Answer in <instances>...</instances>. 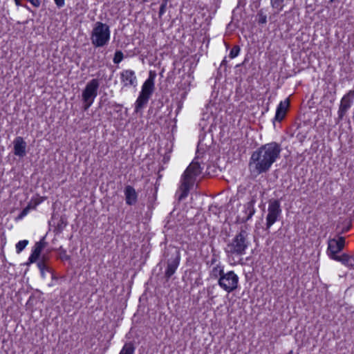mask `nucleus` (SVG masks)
I'll list each match as a JSON object with an SVG mask.
<instances>
[{
	"mask_svg": "<svg viewBox=\"0 0 354 354\" xmlns=\"http://www.w3.org/2000/svg\"><path fill=\"white\" fill-rule=\"evenodd\" d=\"M281 150V145L276 142L261 145L251 155L249 162L250 171L257 175L268 172L280 158Z\"/></svg>",
	"mask_w": 354,
	"mask_h": 354,
	"instance_id": "obj_1",
	"label": "nucleus"
},
{
	"mask_svg": "<svg viewBox=\"0 0 354 354\" xmlns=\"http://www.w3.org/2000/svg\"><path fill=\"white\" fill-rule=\"evenodd\" d=\"M201 173V167L198 162L192 161L181 176L180 185L176 191V197L178 202L185 199L193 187L196 177Z\"/></svg>",
	"mask_w": 354,
	"mask_h": 354,
	"instance_id": "obj_2",
	"label": "nucleus"
},
{
	"mask_svg": "<svg viewBox=\"0 0 354 354\" xmlns=\"http://www.w3.org/2000/svg\"><path fill=\"white\" fill-rule=\"evenodd\" d=\"M249 245L248 232L241 227L239 232L227 245L225 252L227 254L242 256L245 254Z\"/></svg>",
	"mask_w": 354,
	"mask_h": 354,
	"instance_id": "obj_3",
	"label": "nucleus"
},
{
	"mask_svg": "<svg viewBox=\"0 0 354 354\" xmlns=\"http://www.w3.org/2000/svg\"><path fill=\"white\" fill-rule=\"evenodd\" d=\"M109 39V26L100 21L96 22L91 35L92 44L96 48L102 47L108 44Z\"/></svg>",
	"mask_w": 354,
	"mask_h": 354,
	"instance_id": "obj_4",
	"label": "nucleus"
},
{
	"mask_svg": "<svg viewBox=\"0 0 354 354\" xmlns=\"http://www.w3.org/2000/svg\"><path fill=\"white\" fill-rule=\"evenodd\" d=\"M169 256L171 257L167 260V268L165 272V277L167 281L175 273L180 259V252L174 247L169 246L165 249L163 257L166 259Z\"/></svg>",
	"mask_w": 354,
	"mask_h": 354,
	"instance_id": "obj_5",
	"label": "nucleus"
},
{
	"mask_svg": "<svg viewBox=\"0 0 354 354\" xmlns=\"http://www.w3.org/2000/svg\"><path fill=\"white\" fill-rule=\"evenodd\" d=\"M155 73L152 71L149 72V78L142 85V91L136 102L135 111L139 112L145 105L148 102L150 95L152 94L153 90V79Z\"/></svg>",
	"mask_w": 354,
	"mask_h": 354,
	"instance_id": "obj_6",
	"label": "nucleus"
},
{
	"mask_svg": "<svg viewBox=\"0 0 354 354\" xmlns=\"http://www.w3.org/2000/svg\"><path fill=\"white\" fill-rule=\"evenodd\" d=\"M100 84L97 79H93L86 85L85 88L82 91V97L84 103L83 109L87 111L92 105L95 98L97 95V89Z\"/></svg>",
	"mask_w": 354,
	"mask_h": 354,
	"instance_id": "obj_7",
	"label": "nucleus"
},
{
	"mask_svg": "<svg viewBox=\"0 0 354 354\" xmlns=\"http://www.w3.org/2000/svg\"><path fill=\"white\" fill-rule=\"evenodd\" d=\"M239 277L234 271H228L218 278V284L227 292L230 293L238 288Z\"/></svg>",
	"mask_w": 354,
	"mask_h": 354,
	"instance_id": "obj_8",
	"label": "nucleus"
},
{
	"mask_svg": "<svg viewBox=\"0 0 354 354\" xmlns=\"http://www.w3.org/2000/svg\"><path fill=\"white\" fill-rule=\"evenodd\" d=\"M268 214L266 216V229L268 230L277 220L281 214L280 201L278 199H270L268 205Z\"/></svg>",
	"mask_w": 354,
	"mask_h": 354,
	"instance_id": "obj_9",
	"label": "nucleus"
},
{
	"mask_svg": "<svg viewBox=\"0 0 354 354\" xmlns=\"http://www.w3.org/2000/svg\"><path fill=\"white\" fill-rule=\"evenodd\" d=\"M256 196H252L250 200L243 205V216L239 215L236 218V223H245L252 218L255 213L254 204L256 203Z\"/></svg>",
	"mask_w": 354,
	"mask_h": 354,
	"instance_id": "obj_10",
	"label": "nucleus"
},
{
	"mask_svg": "<svg viewBox=\"0 0 354 354\" xmlns=\"http://www.w3.org/2000/svg\"><path fill=\"white\" fill-rule=\"evenodd\" d=\"M354 100V89L349 91L341 100L338 110V120H342Z\"/></svg>",
	"mask_w": 354,
	"mask_h": 354,
	"instance_id": "obj_11",
	"label": "nucleus"
},
{
	"mask_svg": "<svg viewBox=\"0 0 354 354\" xmlns=\"http://www.w3.org/2000/svg\"><path fill=\"white\" fill-rule=\"evenodd\" d=\"M344 243L345 239L343 236H338V239H330L328 240L327 252L333 259H334V257H337L336 254L343 250Z\"/></svg>",
	"mask_w": 354,
	"mask_h": 354,
	"instance_id": "obj_12",
	"label": "nucleus"
},
{
	"mask_svg": "<svg viewBox=\"0 0 354 354\" xmlns=\"http://www.w3.org/2000/svg\"><path fill=\"white\" fill-rule=\"evenodd\" d=\"M45 241V236L42 237L39 241L35 244L34 249L28 258V261L26 263L27 266L37 261L41 257V254L44 248L47 245Z\"/></svg>",
	"mask_w": 354,
	"mask_h": 354,
	"instance_id": "obj_13",
	"label": "nucleus"
},
{
	"mask_svg": "<svg viewBox=\"0 0 354 354\" xmlns=\"http://www.w3.org/2000/svg\"><path fill=\"white\" fill-rule=\"evenodd\" d=\"M289 105L290 101L288 98L286 99L284 101L280 102L277 108L275 116L273 119L274 124L275 122H281L285 118Z\"/></svg>",
	"mask_w": 354,
	"mask_h": 354,
	"instance_id": "obj_14",
	"label": "nucleus"
},
{
	"mask_svg": "<svg viewBox=\"0 0 354 354\" xmlns=\"http://www.w3.org/2000/svg\"><path fill=\"white\" fill-rule=\"evenodd\" d=\"M14 151L15 156L23 158L26 155V142L22 137L18 136L13 141Z\"/></svg>",
	"mask_w": 354,
	"mask_h": 354,
	"instance_id": "obj_15",
	"label": "nucleus"
},
{
	"mask_svg": "<svg viewBox=\"0 0 354 354\" xmlns=\"http://www.w3.org/2000/svg\"><path fill=\"white\" fill-rule=\"evenodd\" d=\"M124 194L127 204L132 205L137 202V194L132 186L127 185L125 187Z\"/></svg>",
	"mask_w": 354,
	"mask_h": 354,
	"instance_id": "obj_16",
	"label": "nucleus"
},
{
	"mask_svg": "<svg viewBox=\"0 0 354 354\" xmlns=\"http://www.w3.org/2000/svg\"><path fill=\"white\" fill-rule=\"evenodd\" d=\"M121 80L124 82V86L134 85L136 77L133 71L125 70L121 73Z\"/></svg>",
	"mask_w": 354,
	"mask_h": 354,
	"instance_id": "obj_17",
	"label": "nucleus"
},
{
	"mask_svg": "<svg viewBox=\"0 0 354 354\" xmlns=\"http://www.w3.org/2000/svg\"><path fill=\"white\" fill-rule=\"evenodd\" d=\"M352 226V221L351 219H344L342 222H339L337 225V230L339 229L338 231L339 234H344L348 232Z\"/></svg>",
	"mask_w": 354,
	"mask_h": 354,
	"instance_id": "obj_18",
	"label": "nucleus"
},
{
	"mask_svg": "<svg viewBox=\"0 0 354 354\" xmlns=\"http://www.w3.org/2000/svg\"><path fill=\"white\" fill-rule=\"evenodd\" d=\"M334 259L341 261L343 264L348 267L353 268L354 266V258L348 254H344L342 256L334 257Z\"/></svg>",
	"mask_w": 354,
	"mask_h": 354,
	"instance_id": "obj_19",
	"label": "nucleus"
},
{
	"mask_svg": "<svg viewBox=\"0 0 354 354\" xmlns=\"http://www.w3.org/2000/svg\"><path fill=\"white\" fill-rule=\"evenodd\" d=\"M165 147H167V149H162L160 147L158 149V153L160 155H163L162 162L164 164L167 163L170 159L169 153L171 152V145L169 143L167 140H166Z\"/></svg>",
	"mask_w": 354,
	"mask_h": 354,
	"instance_id": "obj_20",
	"label": "nucleus"
},
{
	"mask_svg": "<svg viewBox=\"0 0 354 354\" xmlns=\"http://www.w3.org/2000/svg\"><path fill=\"white\" fill-rule=\"evenodd\" d=\"M68 225L67 218L66 216H62L57 223V226L55 228L54 232L56 234H60L62 232L64 229Z\"/></svg>",
	"mask_w": 354,
	"mask_h": 354,
	"instance_id": "obj_21",
	"label": "nucleus"
},
{
	"mask_svg": "<svg viewBox=\"0 0 354 354\" xmlns=\"http://www.w3.org/2000/svg\"><path fill=\"white\" fill-rule=\"evenodd\" d=\"M135 346L131 342L126 343L119 354H134Z\"/></svg>",
	"mask_w": 354,
	"mask_h": 354,
	"instance_id": "obj_22",
	"label": "nucleus"
},
{
	"mask_svg": "<svg viewBox=\"0 0 354 354\" xmlns=\"http://www.w3.org/2000/svg\"><path fill=\"white\" fill-rule=\"evenodd\" d=\"M223 268L220 266H216V267H214L213 269L211 271V276L214 279H218L220 277V276L223 275L224 274Z\"/></svg>",
	"mask_w": 354,
	"mask_h": 354,
	"instance_id": "obj_23",
	"label": "nucleus"
},
{
	"mask_svg": "<svg viewBox=\"0 0 354 354\" xmlns=\"http://www.w3.org/2000/svg\"><path fill=\"white\" fill-rule=\"evenodd\" d=\"M49 260V257L48 254H43L39 259L37 260V267L39 270L42 271V269L45 268V265H48L47 262Z\"/></svg>",
	"mask_w": 354,
	"mask_h": 354,
	"instance_id": "obj_24",
	"label": "nucleus"
},
{
	"mask_svg": "<svg viewBox=\"0 0 354 354\" xmlns=\"http://www.w3.org/2000/svg\"><path fill=\"white\" fill-rule=\"evenodd\" d=\"M283 2L284 0H270L272 7L278 10L277 13H279L283 8Z\"/></svg>",
	"mask_w": 354,
	"mask_h": 354,
	"instance_id": "obj_25",
	"label": "nucleus"
},
{
	"mask_svg": "<svg viewBox=\"0 0 354 354\" xmlns=\"http://www.w3.org/2000/svg\"><path fill=\"white\" fill-rule=\"evenodd\" d=\"M39 203V202H37L33 206H32L30 204L28 205L25 208L23 209L21 213L18 215L17 218L21 219L23 217L27 215L30 209L35 208Z\"/></svg>",
	"mask_w": 354,
	"mask_h": 354,
	"instance_id": "obj_26",
	"label": "nucleus"
},
{
	"mask_svg": "<svg viewBox=\"0 0 354 354\" xmlns=\"http://www.w3.org/2000/svg\"><path fill=\"white\" fill-rule=\"evenodd\" d=\"M258 23L259 24H265L267 23V16L264 14L263 10H259L257 12Z\"/></svg>",
	"mask_w": 354,
	"mask_h": 354,
	"instance_id": "obj_27",
	"label": "nucleus"
},
{
	"mask_svg": "<svg viewBox=\"0 0 354 354\" xmlns=\"http://www.w3.org/2000/svg\"><path fill=\"white\" fill-rule=\"evenodd\" d=\"M28 244V241L27 240H23L19 241L16 244V251L19 254L26 247V245Z\"/></svg>",
	"mask_w": 354,
	"mask_h": 354,
	"instance_id": "obj_28",
	"label": "nucleus"
},
{
	"mask_svg": "<svg viewBox=\"0 0 354 354\" xmlns=\"http://www.w3.org/2000/svg\"><path fill=\"white\" fill-rule=\"evenodd\" d=\"M124 58L123 53L121 50H116L113 59L114 64H119Z\"/></svg>",
	"mask_w": 354,
	"mask_h": 354,
	"instance_id": "obj_29",
	"label": "nucleus"
},
{
	"mask_svg": "<svg viewBox=\"0 0 354 354\" xmlns=\"http://www.w3.org/2000/svg\"><path fill=\"white\" fill-rule=\"evenodd\" d=\"M57 250L59 252L62 261H69L71 259V256L66 254V250L62 246H60Z\"/></svg>",
	"mask_w": 354,
	"mask_h": 354,
	"instance_id": "obj_30",
	"label": "nucleus"
},
{
	"mask_svg": "<svg viewBox=\"0 0 354 354\" xmlns=\"http://www.w3.org/2000/svg\"><path fill=\"white\" fill-rule=\"evenodd\" d=\"M239 52H240V47H239V46L235 45L231 49V50L230 52L229 57L231 59L235 58L236 57H237L239 55Z\"/></svg>",
	"mask_w": 354,
	"mask_h": 354,
	"instance_id": "obj_31",
	"label": "nucleus"
},
{
	"mask_svg": "<svg viewBox=\"0 0 354 354\" xmlns=\"http://www.w3.org/2000/svg\"><path fill=\"white\" fill-rule=\"evenodd\" d=\"M46 272H49L53 275V270L48 265H45V268L42 269V271L40 270L41 276L43 278L46 277Z\"/></svg>",
	"mask_w": 354,
	"mask_h": 354,
	"instance_id": "obj_32",
	"label": "nucleus"
},
{
	"mask_svg": "<svg viewBox=\"0 0 354 354\" xmlns=\"http://www.w3.org/2000/svg\"><path fill=\"white\" fill-rule=\"evenodd\" d=\"M166 6H167V0H165L160 5V7L159 9V17H161L162 15V14L165 12Z\"/></svg>",
	"mask_w": 354,
	"mask_h": 354,
	"instance_id": "obj_33",
	"label": "nucleus"
},
{
	"mask_svg": "<svg viewBox=\"0 0 354 354\" xmlns=\"http://www.w3.org/2000/svg\"><path fill=\"white\" fill-rule=\"evenodd\" d=\"M223 66L225 67L224 70L226 71V66H227L226 57H225L224 59L222 61V62H221V64L220 65V68L218 70V74L220 75H221V68H222Z\"/></svg>",
	"mask_w": 354,
	"mask_h": 354,
	"instance_id": "obj_34",
	"label": "nucleus"
},
{
	"mask_svg": "<svg viewBox=\"0 0 354 354\" xmlns=\"http://www.w3.org/2000/svg\"><path fill=\"white\" fill-rule=\"evenodd\" d=\"M57 7L61 8L64 5V0H54Z\"/></svg>",
	"mask_w": 354,
	"mask_h": 354,
	"instance_id": "obj_35",
	"label": "nucleus"
},
{
	"mask_svg": "<svg viewBox=\"0 0 354 354\" xmlns=\"http://www.w3.org/2000/svg\"><path fill=\"white\" fill-rule=\"evenodd\" d=\"M163 169V167H161L157 174L158 176L156 177V180L162 178V175L160 174V171Z\"/></svg>",
	"mask_w": 354,
	"mask_h": 354,
	"instance_id": "obj_36",
	"label": "nucleus"
},
{
	"mask_svg": "<svg viewBox=\"0 0 354 354\" xmlns=\"http://www.w3.org/2000/svg\"><path fill=\"white\" fill-rule=\"evenodd\" d=\"M122 106V104H118L116 102H115L113 104V107H118V108H121Z\"/></svg>",
	"mask_w": 354,
	"mask_h": 354,
	"instance_id": "obj_37",
	"label": "nucleus"
},
{
	"mask_svg": "<svg viewBox=\"0 0 354 354\" xmlns=\"http://www.w3.org/2000/svg\"><path fill=\"white\" fill-rule=\"evenodd\" d=\"M17 6H21V0H14Z\"/></svg>",
	"mask_w": 354,
	"mask_h": 354,
	"instance_id": "obj_38",
	"label": "nucleus"
},
{
	"mask_svg": "<svg viewBox=\"0 0 354 354\" xmlns=\"http://www.w3.org/2000/svg\"><path fill=\"white\" fill-rule=\"evenodd\" d=\"M216 261V258H212L211 259V261H210L211 265H213L214 263H215Z\"/></svg>",
	"mask_w": 354,
	"mask_h": 354,
	"instance_id": "obj_39",
	"label": "nucleus"
},
{
	"mask_svg": "<svg viewBox=\"0 0 354 354\" xmlns=\"http://www.w3.org/2000/svg\"><path fill=\"white\" fill-rule=\"evenodd\" d=\"M163 105V102L162 101H159V102L158 104H156V106H162Z\"/></svg>",
	"mask_w": 354,
	"mask_h": 354,
	"instance_id": "obj_40",
	"label": "nucleus"
},
{
	"mask_svg": "<svg viewBox=\"0 0 354 354\" xmlns=\"http://www.w3.org/2000/svg\"><path fill=\"white\" fill-rule=\"evenodd\" d=\"M202 145V140H200L198 142V147H199Z\"/></svg>",
	"mask_w": 354,
	"mask_h": 354,
	"instance_id": "obj_41",
	"label": "nucleus"
},
{
	"mask_svg": "<svg viewBox=\"0 0 354 354\" xmlns=\"http://www.w3.org/2000/svg\"><path fill=\"white\" fill-rule=\"evenodd\" d=\"M287 354H293L292 351H290Z\"/></svg>",
	"mask_w": 354,
	"mask_h": 354,
	"instance_id": "obj_42",
	"label": "nucleus"
},
{
	"mask_svg": "<svg viewBox=\"0 0 354 354\" xmlns=\"http://www.w3.org/2000/svg\"><path fill=\"white\" fill-rule=\"evenodd\" d=\"M207 292H208V295H209V294H210V292H209V290H207Z\"/></svg>",
	"mask_w": 354,
	"mask_h": 354,
	"instance_id": "obj_43",
	"label": "nucleus"
}]
</instances>
